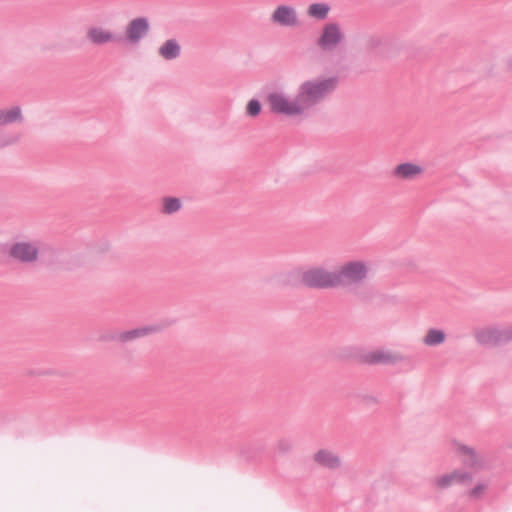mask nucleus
Masks as SVG:
<instances>
[{
	"label": "nucleus",
	"instance_id": "20",
	"mask_svg": "<svg viewBox=\"0 0 512 512\" xmlns=\"http://www.w3.org/2000/svg\"><path fill=\"white\" fill-rule=\"evenodd\" d=\"M163 202V208L162 212L164 214H172L180 210L181 208V201L178 198L175 197H165L162 200Z\"/></svg>",
	"mask_w": 512,
	"mask_h": 512
},
{
	"label": "nucleus",
	"instance_id": "13",
	"mask_svg": "<svg viewBox=\"0 0 512 512\" xmlns=\"http://www.w3.org/2000/svg\"><path fill=\"white\" fill-rule=\"evenodd\" d=\"M87 39L94 45H104L116 42L117 37L110 31L101 27H91L87 30Z\"/></svg>",
	"mask_w": 512,
	"mask_h": 512
},
{
	"label": "nucleus",
	"instance_id": "24",
	"mask_svg": "<svg viewBox=\"0 0 512 512\" xmlns=\"http://www.w3.org/2000/svg\"><path fill=\"white\" fill-rule=\"evenodd\" d=\"M366 44H367V47H369V48H377L382 44V40L378 36H370L367 39Z\"/></svg>",
	"mask_w": 512,
	"mask_h": 512
},
{
	"label": "nucleus",
	"instance_id": "11",
	"mask_svg": "<svg viewBox=\"0 0 512 512\" xmlns=\"http://www.w3.org/2000/svg\"><path fill=\"white\" fill-rule=\"evenodd\" d=\"M473 480V475L469 471L455 469L451 473L444 474L435 480V485L441 489L448 488L452 483L461 485L470 484Z\"/></svg>",
	"mask_w": 512,
	"mask_h": 512
},
{
	"label": "nucleus",
	"instance_id": "25",
	"mask_svg": "<svg viewBox=\"0 0 512 512\" xmlns=\"http://www.w3.org/2000/svg\"><path fill=\"white\" fill-rule=\"evenodd\" d=\"M503 68L505 72L512 74V52L505 57L503 61Z\"/></svg>",
	"mask_w": 512,
	"mask_h": 512
},
{
	"label": "nucleus",
	"instance_id": "1",
	"mask_svg": "<svg viewBox=\"0 0 512 512\" xmlns=\"http://www.w3.org/2000/svg\"><path fill=\"white\" fill-rule=\"evenodd\" d=\"M337 76H320L304 80L294 96L284 90L268 94L271 112L288 117L302 116L323 104L338 88Z\"/></svg>",
	"mask_w": 512,
	"mask_h": 512
},
{
	"label": "nucleus",
	"instance_id": "26",
	"mask_svg": "<svg viewBox=\"0 0 512 512\" xmlns=\"http://www.w3.org/2000/svg\"><path fill=\"white\" fill-rule=\"evenodd\" d=\"M57 419H58V420H63L64 418H62V417H59V418H57Z\"/></svg>",
	"mask_w": 512,
	"mask_h": 512
},
{
	"label": "nucleus",
	"instance_id": "8",
	"mask_svg": "<svg viewBox=\"0 0 512 512\" xmlns=\"http://www.w3.org/2000/svg\"><path fill=\"white\" fill-rule=\"evenodd\" d=\"M270 21L273 25L284 28H297L301 25L296 8L286 4L275 7L270 15Z\"/></svg>",
	"mask_w": 512,
	"mask_h": 512
},
{
	"label": "nucleus",
	"instance_id": "19",
	"mask_svg": "<svg viewBox=\"0 0 512 512\" xmlns=\"http://www.w3.org/2000/svg\"><path fill=\"white\" fill-rule=\"evenodd\" d=\"M151 331H152V329L147 328V327L126 331L119 335V340L122 342H127L130 340H134L136 338L145 336L148 333H150Z\"/></svg>",
	"mask_w": 512,
	"mask_h": 512
},
{
	"label": "nucleus",
	"instance_id": "16",
	"mask_svg": "<svg viewBox=\"0 0 512 512\" xmlns=\"http://www.w3.org/2000/svg\"><path fill=\"white\" fill-rule=\"evenodd\" d=\"M158 54L164 60L176 59L181 54V45L176 39H168L159 47Z\"/></svg>",
	"mask_w": 512,
	"mask_h": 512
},
{
	"label": "nucleus",
	"instance_id": "4",
	"mask_svg": "<svg viewBox=\"0 0 512 512\" xmlns=\"http://www.w3.org/2000/svg\"><path fill=\"white\" fill-rule=\"evenodd\" d=\"M473 336L483 346H499L512 341V326H483L474 329Z\"/></svg>",
	"mask_w": 512,
	"mask_h": 512
},
{
	"label": "nucleus",
	"instance_id": "12",
	"mask_svg": "<svg viewBox=\"0 0 512 512\" xmlns=\"http://www.w3.org/2000/svg\"><path fill=\"white\" fill-rule=\"evenodd\" d=\"M422 173V166L411 162L401 163L392 170V176L399 180H413Z\"/></svg>",
	"mask_w": 512,
	"mask_h": 512
},
{
	"label": "nucleus",
	"instance_id": "10",
	"mask_svg": "<svg viewBox=\"0 0 512 512\" xmlns=\"http://www.w3.org/2000/svg\"><path fill=\"white\" fill-rule=\"evenodd\" d=\"M457 453L462 457V464L466 468L479 471L485 467V460L476 450L464 444H457Z\"/></svg>",
	"mask_w": 512,
	"mask_h": 512
},
{
	"label": "nucleus",
	"instance_id": "23",
	"mask_svg": "<svg viewBox=\"0 0 512 512\" xmlns=\"http://www.w3.org/2000/svg\"><path fill=\"white\" fill-rule=\"evenodd\" d=\"M291 442L287 439H281L278 443V451L280 453L286 454L291 450Z\"/></svg>",
	"mask_w": 512,
	"mask_h": 512
},
{
	"label": "nucleus",
	"instance_id": "18",
	"mask_svg": "<svg viewBox=\"0 0 512 512\" xmlns=\"http://www.w3.org/2000/svg\"><path fill=\"white\" fill-rule=\"evenodd\" d=\"M446 333L441 329L430 328L423 337V343L428 347L438 346L445 342Z\"/></svg>",
	"mask_w": 512,
	"mask_h": 512
},
{
	"label": "nucleus",
	"instance_id": "6",
	"mask_svg": "<svg viewBox=\"0 0 512 512\" xmlns=\"http://www.w3.org/2000/svg\"><path fill=\"white\" fill-rule=\"evenodd\" d=\"M8 255L21 264H34L39 259V245L36 241H16L8 249Z\"/></svg>",
	"mask_w": 512,
	"mask_h": 512
},
{
	"label": "nucleus",
	"instance_id": "2",
	"mask_svg": "<svg viewBox=\"0 0 512 512\" xmlns=\"http://www.w3.org/2000/svg\"><path fill=\"white\" fill-rule=\"evenodd\" d=\"M282 282L286 286H295L298 283H301L308 288H337L335 269L328 270L322 266H313L304 271H289L283 275Z\"/></svg>",
	"mask_w": 512,
	"mask_h": 512
},
{
	"label": "nucleus",
	"instance_id": "17",
	"mask_svg": "<svg viewBox=\"0 0 512 512\" xmlns=\"http://www.w3.org/2000/svg\"><path fill=\"white\" fill-rule=\"evenodd\" d=\"M331 8L327 3H312L307 7L308 17L316 20H325L328 17Z\"/></svg>",
	"mask_w": 512,
	"mask_h": 512
},
{
	"label": "nucleus",
	"instance_id": "5",
	"mask_svg": "<svg viewBox=\"0 0 512 512\" xmlns=\"http://www.w3.org/2000/svg\"><path fill=\"white\" fill-rule=\"evenodd\" d=\"M408 361V357L402 352L389 349H375L360 356V362L367 365L395 366Z\"/></svg>",
	"mask_w": 512,
	"mask_h": 512
},
{
	"label": "nucleus",
	"instance_id": "9",
	"mask_svg": "<svg viewBox=\"0 0 512 512\" xmlns=\"http://www.w3.org/2000/svg\"><path fill=\"white\" fill-rule=\"evenodd\" d=\"M150 24L147 18L132 19L125 28V39L129 44H138L149 32Z\"/></svg>",
	"mask_w": 512,
	"mask_h": 512
},
{
	"label": "nucleus",
	"instance_id": "7",
	"mask_svg": "<svg viewBox=\"0 0 512 512\" xmlns=\"http://www.w3.org/2000/svg\"><path fill=\"white\" fill-rule=\"evenodd\" d=\"M345 34L336 22H329L322 27L317 46L325 52H332L343 43Z\"/></svg>",
	"mask_w": 512,
	"mask_h": 512
},
{
	"label": "nucleus",
	"instance_id": "21",
	"mask_svg": "<svg viewBox=\"0 0 512 512\" xmlns=\"http://www.w3.org/2000/svg\"><path fill=\"white\" fill-rule=\"evenodd\" d=\"M260 112H261V103L256 99L250 100L246 106L247 115H249L251 117H256L260 114Z\"/></svg>",
	"mask_w": 512,
	"mask_h": 512
},
{
	"label": "nucleus",
	"instance_id": "22",
	"mask_svg": "<svg viewBox=\"0 0 512 512\" xmlns=\"http://www.w3.org/2000/svg\"><path fill=\"white\" fill-rule=\"evenodd\" d=\"M487 487L488 484L485 482L478 483L474 488H472L468 492V495L471 499H479Z\"/></svg>",
	"mask_w": 512,
	"mask_h": 512
},
{
	"label": "nucleus",
	"instance_id": "14",
	"mask_svg": "<svg viewBox=\"0 0 512 512\" xmlns=\"http://www.w3.org/2000/svg\"><path fill=\"white\" fill-rule=\"evenodd\" d=\"M22 109L19 106L0 109V127L23 121Z\"/></svg>",
	"mask_w": 512,
	"mask_h": 512
},
{
	"label": "nucleus",
	"instance_id": "3",
	"mask_svg": "<svg viewBox=\"0 0 512 512\" xmlns=\"http://www.w3.org/2000/svg\"><path fill=\"white\" fill-rule=\"evenodd\" d=\"M371 264L361 259L349 260L335 269L336 287L354 290L362 287L369 279Z\"/></svg>",
	"mask_w": 512,
	"mask_h": 512
},
{
	"label": "nucleus",
	"instance_id": "15",
	"mask_svg": "<svg viewBox=\"0 0 512 512\" xmlns=\"http://www.w3.org/2000/svg\"><path fill=\"white\" fill-rule=\"evenodd\" d=\"M314 460L320 466L328 469H336L340 466L339 457L327 449H320L314 455Z\"/></svg>",
	"mask_w": 512,
	"mask_h": 512
}]
</instances>
